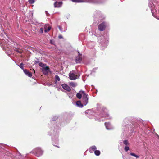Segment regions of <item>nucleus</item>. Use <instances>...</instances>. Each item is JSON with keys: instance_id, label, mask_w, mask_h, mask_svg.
I'll use <instances>...</instances> for the list:
<instances>
[{"instance_id": "17", "label": "nucleus", "mask_w": 159, "mask_h": 159, "mask_svg": "<svg viewBox=\"0 0 159 159\" xmlns=\"http://www.w3.org/2000/svg\"><path fill=\"white\" fill-rule=\"evenodd\" d=\"M46 27H47L45 26H44V31L45 32L49 31L51 29V27H50L49 26L48 27L47 29H46Z\"/></svg>"}, {"instance_id": "19", "label": "nucleus", "mask_w": 159, "mask_h": 159, "mask_svg": "<svg viewBox=\"0 0 159 159\" xmlns=\"http://www.w3.org/2000/svg\"><path fill=\"white\" fill-rule=\"evenodd\" d=\"M105 126H106V128L107 129H109V128H108V127L110 125V123L109 122H106L105 123Z\"/></svg>"}, {"instance_id": "7", "label": "nucleus", "mask_w": 159, "mask_h": 159, "mask_svg": "<svg viewBox=\"0 0 159 159\" xmlns=\"http://www.w3.org/2000/svg\"><path fill=\"white\" fill-rule=\"evenodd\" d=\"M61 86H62L63 88L65 90H66L68 92H70V88L66 84H62Z\"/></svg>"}, {"instance_id": "13", "label": "nucleus", "mask_w": 159, "mask_h": 159, "mask_svg": "<svg viewBox=\"0 0 159 159\" xmlns=\"http://www.w3.org/2000/svg\"><path fill=\"white\" fill-rule=\"evenodd\" d=\"M76 104L78 106L81 107H83L84 105L83 103H81L80 101H77L76 102Z\"/></svg>"}, {"instance_id": "16", "label": "nucleus", "mask_w": 159, "mask_h": 159, "mask_svg": "<svg viewBox=\"0 0 159 159\" xmlns=\"http://www.w3.org/2000/svg\"><path fill=\"white\" fill-rule=\"evenodd\" d=\"M69 85L70 86L74 87H75L76 85V84L75 82H70L69 83Z\"/></svg>"}, {"instance_id": "5", "label": "nucleus", "mask_w": 159, "mask_h": 159, "mask_svg": "<svg viewBox=\"0 0 159 159\" xmlns=\"http://www.w3.org/2000/svg\"><path fill=\"white\" fill-rule=\"evenodd\" d=\"M73 2L81 3L84 2H93V0H72Z\"/></svg>"}, {"instance_id": "29", "label": "nucleus", "mask_w": 159, "mask_h": 159, "mask_svg": "<svg viewBox=\"0 0 159 159\" xmlns=\"http://www.w3.org/2000/svg\"><path fill=\"white\" fill-rule=\"evenodd\" d=\"M34 70V72H35L34 70Z\"/></svg>"}, {"instance_id": "28", "label": "nucleus", "mask_w": 159, "mask_h": 159, "mask_svg": "<svg viewBox=\"0 0 159 159\" xmlns=\"http://www.w3.org/2000/svg\"><path fill=\"white\" fill-rule=\"evenodd\" d=\"M42 63H39V66H42Z\"/></svg>"}, {"instance_id": "6", "label": "nucleus", "mask_w": 159, "mask_h": 159, "mask_svg": "<svg viewBox=\"0 0 159 159\" xmlns=\"http://www.w3.org/2000/svg\"><path fill=\"white\" fill-rule=\"evenodd\" d=\"M78 53V56L76 57L75 59V61L77 63H80L82 60V55L79 53V52Z\"/></svg>"}, {"instance_id": "18", "label": "nucleus", "mask_w": 159, "mask_h": 159, "mask_svg": "<svg viewBox=\"0 0 159 159\" xmlns=\"http://www.w3.org/2000/svg\"><path fill=\"white\" fill-rule=\"evenodd\" d=\"M94 153L96 156H99L100 154V152L99 150H96L94 151Z\"/></svg>"}, {"instance_id": "11", "label": "nucleus", "mask_w": 159, "mask_h": 159, "mask_svg": "<svg viewBox=\"0 0 159 159\" xmlns=\"http://www.w3.org/2000/svg\"><path fill=\"white\" fill-rule=\"evenodd\" d=\"M97 149V148L95 146H91L89 148V151L90 152H92L96 150Z\"/></svg>"}, {"instance_id": "26", "label": "nucleus", "mask_w": 159, "mask_h": 159, "mask_svg": "<svg viewBox=\"0 0 159 159\" xmlns=\"http://www.w3.org/2000/svg\"><path fill=\"white\" fill-rule=\"evenodd\" d=\"M124 149H125V150L126 151H127L129 149V147H127V146H126L125 147Z\"/></svg>"}, {"instance_id": "10", "label": "nucleus", "mask_w": 159, "mask_h": 159, "mask_svg": "<svg viewBox=\"0 0 159 159\" xmlns=\"http://www.w3.org/2000/svg\"><path fill=\"white\" fill-rule=\"evenodd\" d=\"M24 73L29 77H31L32 76V73L30 72L28 70L25 69L24 70Z\"/></svg>"}, {"instance_id": "12", "label": "nucleus", "mask_w": 159, "mask_h": 159, "mask_svg": "<svg viewBox=\"0 0 159 159\" xmlns=\"http://www.w3.org/2000/svg\"><path fill=\"white\" fill-rule=\"evenodd\" d=\"M151 11L152 15L153 16H154V17H156V16H157V11L156 10H155L154 9H152L151 10Z\"/></svg>"}, {"instance_id": "22", "label": "nucleus", "mask_w": 159, "mask_h": 159, "mask_svg": "<svg viewBox=\"0 0 159 159\" xmlns=\"http://www.w3.org/2000/svg\"><path fill=\"white\" fill-rule=\"evenodd\" d=\"M123 143L126 145H128L129 144L128 140H124L123 141Z\"/></svg>"}, {"instance_id": "23", "label": "nucleus", "mask_w": 159, "mask_h": 159, "mask_svg": "<svg viewBox=\"0 0 159 159\" xmlns=\"http://www.w3.org/2000/svg\"><path fill=\"white\" fill-rule=\"evenodd\" d=\"M28 2L30 4H32L35 2L34 0H28Z\"/></svg>"}, {"instance_id": "8", "label": "nucleus", "mask_w": 159, "mask_h": 159, "mask_svg": "<svg viewBox=\"0 0 159 159\" xmlns=\"http://www.w3.org/2000/svg\"><path fill=\"white\" fill-rule=\"evenodd\" d=\"M62 2H56L54 4V7L55 8H59L61 7L62 4Z\"/></svg>"}, {"instance_id": "24", "label": "nucleus", "mask_w": 159, "mask_h": 159, "mask_svg": "<svg viewBox=\"0 0 159 159\" xmlns=\"http://www.w3.org/2000/svg\"><path fill=\"white\" fill-rule=\"evenodd\" d=\"M19 67L22 70H24V64L22 63L20 64L19 65Z\"/></svg>"}, {"instance_id": "21", "label": "nucleus", "mask_w": 159, "mask_h": 159, "mask_svg": "<svg viewBox=\"0 0 159 159\" xmlns=\"http://www.w3.org/2000/svg\"><path fill=\"white\" fill-rule=\"evenodd\" d=\"M55 78L56 80L58 81H60V79L59 77V76L57 75H56L55 76Z\"/></svg>"}, {"instance_id": "9", "label": "nucleus", "mask_w": 159, "mask_h": 159, "mask_svg": "<svg viewBox=\"0 0 159 159\" xmlns=\"http://www.w3.org/2000/svg\"><path fill=\"white\" fill-rule=\"evenodd\" d=\"M49 70V68L48 66H47L45 67L42 68V71L44 75H47Z\"/></svg>"}, {"instance_id": "25", "label": "nucleus", "mask_w": 159, "mask_h": 159, "mask_svg": "<svg viewBox=\"0 0 159 159\" xmlns=\"http://www.w3.org/2000/svg\"><path fill=\"white\" fill-rule=\"evenodd\" d=\"M44 30V27L43 28V27H41L40 28V32L41 33H43V30Z\"/></svg>"}, {"instance_id": "2", "label": "nucleus", "mask_w": 159, "mask_h": 159, "mask_svg": "<svg viewBox=\"0 0 159 159\" xmlns=\"http://www.w3.org/2000/svg\"><path fill=\"white\" fill-rule=\"evenodd\" d=\"M106 26V23L105 22H103L98 25V28L100 31H102L105 30Z\"/></svg>"}, {"instance_id": "14", "label": "nucleus", "mask_w": 159, "mask_h": 159, "mask_svg": "<svg viewBox=\"0 0 159 159\" xmlns=\"http://www.w3.org/2000/svg\"><path fill=\"white\" fill-rule=\"evenodd\" d=\"M14 50L16 52L20 54L22 53L23 52V51L21 49L18 48H15Z\"/></svg>"}, {"instance_id": "3", "label": "nucleus", "mask_w": 159, "mask_h": 159, "mask_svg": "<svg viewBox=\"0 0 159 159\" xmlns=\"http://www.w3.org/2000/svg\"><path fill=\"white\" fill-rule=\"evenodd\" d=\"M34 152L35 156L37 157H39L43 154V151L41 150L40 148H37L34 150Z\"/></svg>"}, {"instance_id": "15", "label": "nucleus", "mask_w": 159, "mask_h": 159, "mask_svg": "<svg viewBox=\"0 0 159 159\" xmlns=\"http://www.w3.org/2000/svg\"><path fill=\"white\" fill-rule=\"evenodd\" d=\"M82 94L80 92L76 94V97L79 99H80L81 98Z\"/></svg>"}, {"instance_id": "1", "label": "nucleus", "mask_w": 159, "mask_h": 159, "mask_svg": "<svg viewBox=\"0 0 159 159\" xmlns=\"http://www.w3.org/2000/svg\"><path fill=\"white\" fill-rule=\"evenodd\" d=\"M80 92L82 94V102L84 106L86 105L88 102V95L86 94L85 92L83 91H80Z\"/></svg>"}, {"instance_id": "4", "label": "nucleus", "mask_w": 159, "mask_h": 159, "mask_svg": "<svg viewBox=\"0 0 159 159\" xmlns=\"http://www.w3.org/2000/svg\"><path fill=\"white\" fill-rule=\"evenodd\" d=\"M70 79L71 80H75L77 78V75H75L74 71H71L69 74Z\"/></svg>"}, {"instance_id": "27", "label": "nucleus", "mask_w": 159, "mask_h": 159, "mask_svg": "<svg viewBox=\"0 0 159 159\" xmlns=\"http://www.w3.org/2000/svg\"><path fill=\"white\" fill-rule=\"evenodd\" d=\"M58 38L59 39H62L63 38L62 36L61 35H59L58 36Z\"/></svg>"}, {"instance_id": "20", "label": "nucleus", "mask_w": 159, "mask_h": 159, "mask_svg": "<svg viewBox=\"0 0 159 159\" xmlns=\"http://www.w3.org/2000/svg\"><path fill=\"white\" fill-rule=\"evenodd\" d=\"M130 154L132 156H134L137 158H138L139 157L138 156L135 154L134 153H130Z\"/></svg>"}]
</instances>
